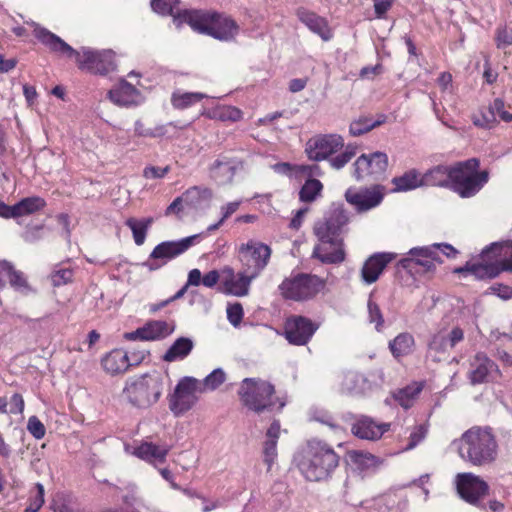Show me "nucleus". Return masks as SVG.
Here are the masks:
<instances>
[{
    "label": "nucleus",
    "instance_id": "1",
    "mask_svg": "<svg viewBox=\"0 0 512 512\" xmlns=\"http://www.w3.org/2000/svg\"><path fill=\"white\" fill-rule=\"evenodd\" d=\"M30 25L34 27L35 37L43 45L53 53L68 58H74L79 69L101 75L107 74L115 69L116 64L112 50H94L89 47H82L79 50H75L63 39L46 28L40 27L34 22H31Z\"/></svg>",
    "mask_w": 512,
    "mask_h": 512
},
{
    "label": "nucleus",
    "instance_id": "2",
    "mask_svg": "<svg viewBox=\"0 0 512 512\" xmlns=\"http://www.w3.org/2000/svg\"><path fill=\"white\" fill-rule=\"evenodd\" d=\"M348 220L344 210L335 209L325 220L315 224L318 244L314 247L313 257L326 264H339L345 260L342 234Z\"/></svg>",
    "mask_w": 512,
    "mask_h": 512
},
{
    "label": "nucleus",
    "instance_id": "3",
    "mask_svg": "<svg viewBox=\"0 0 512 512\" xmlns=\"http://www.w3.org/2000/svg\"><path fill=\"white\" fill-rule=\"evenodd\" d=\"M454 443L460 457L474 466L490 465L497 459L498 443L489 427H472Z\"/></svg>",
    "mask_w": 512,
    "mask_h": 512
},
{
    "label": "nucleus",
    "instance_id": "4",
    "mask_svg": "<svg viewBox=\"0 0 512 512\" xmlns=\"http://www.w3.org/2000/svg\"><path fill=\"white\" fill-rule=\"evenodd\" d=\"M178 20L189 24L194 31L221 41H231L239 32V26L232 18L216 12L184 9L175 18Z\"/></svg>",
    "mask_w": 512,
    "mask_h": 512
},
{
    "label": "nucleus",
    "instance_id": "5",
    "mask_svg": "<svg viewBox=\"0 0 512 512\" xmlns=\"http://www.w3.org/2000/svg\"><path fill=\"white\" fill-rule=\"evenodd\" d=\"M339 464V457L328 444L310 441L298 460V468L309 481H322L331 476Z\"/></svg>",
    "mask_w": 512,
    "mask_h": 512
},
{
    "label": "nucleus",
    "instance_id": "6",
    "mask_svg": "<svg viewBox=\"0 0 512 512\" xmlns=\"http://www.w3.org/2000/svg\"><path fill=\"white\" fill-rule=\"evenodd\" d=\"M241 403L255 413L282 410L285 402L275 396V387L261 378H245L238 389Z\"/></svg>",
    "mask_w": 512,
    "mask_h": 512
},
{
    "label": "nucleus",
    "instance_id": "7",
    "mask_svg": "<svg viewBox=\"0 0 512 512\" xmlns=\"http://www.w3.org/2000/svg\"><path fill=\"white\" fill-rule=\"evenodd\" d=\"M163 391V377L158 372L144 374L126 383L124 394L138 407H149L156 403Z\"/></svg>",
    "mask_w": 512,
    "mask_h": 512
},
{
    "label": "nucleus",
    "instance_id": "8",
    "mask_svg": "<svg viewBox=\"0 0 512 512\" xmlns=\"http://www.w3.org/2000/svg\"><path fill=\"white\" fill-rule=\"evenodd\" d=\"M479 160L471 158L454 165L453 189L462 198H469L477 194L488 182V171L477 172Z\"/></svg>",
    "mask_w": 512,
    "mask_h": 512
},
{
    "label": "nucleus",
    "instance_id": "9",
    "mask_svg": "<svg viewBox=\"0 0 512 512\" xmlns=\"http://www.w3.org/2000/svg\"><path fill=\"white\" fill-rule=\"evenodd\" d=\"M325 287V281L312 274L298 273L285 278L278 290L287 300L305 301L315 297Z\"/></svg>",
    "mask_w": 512,
    "mask_h": 512
},
{
    "label": "nucleus",
    "instance_id": "10",
    "mask_svg": "<svg viewBox=\"0 0 512 512\" xmlns=\"http://www.w3.org/2000/svg\"><path fill=\"white\" fill-rule=\"evenodd\" d=\"M237 252L242 269L255 280L268 266L272 249L259 240L249 239L238 246Z\"/></svg>",
    "mask_w": 512,
    "mask_h": 512
},
{
    "label": "nucleus",
    "instance_id": "11",
    "mask_svg": "<svg viewBox=\"0 0 512 512\" xmlns=\"http://www.w3.org/2000/svg\"><path fill=\"white\" fill-rule=\"evenodd\" d=\"M457 250L446 243H435L430 246L415 247L409 251L411 258L400 260L399 265L403 268L412 269L415 265L422 266L425 271H431L435 268L436 263H442L443 259L440 254L447 258H454Z\"/></svg>",
    "mask_w": 512,
    "mask_h": 512
},
{
    "label": "nucleus",
    "instance_id": "12",
    "mask_svg": "<svg viewBox=\"0 0 512 512\" xmlns=\"http://www.w3.org/2000/svg\"><path fill=\"white\" fill-rule=\"evenodd\" d=\"M200 234L182 238L177 241H164L154 247L148 259L142 264L149 271H155L162 268L172 259L186 252L190 247L197 243Z\"/></svg>",
    "mask_w": 512,
    "mask_h": 512
},
{
    "label": "nucleus",
    "instance_id": "13",
    "mask_svg": "<svg viewBox=\"0 0 512 512\" xmlns=\"http://www.w3.org/2000/svg\"><path fill=\"white\" fill-rule=\"evenodd\" d=\"M197 393H202L200 382L193 377H184L179 381L170 397V410L176 416L187 412L197 402Z\"/></svg>",
    "mask_w": 512,
    "mask_h": 512
},
{
    "label": "nucleus",
    "instance_id": "14",
    "mask_svg": "<svg viewBox=\"0 0 512 512\" xmlns=\"http://www.w3.org/2000/svg\"><path fill=\"white\" fill-rule=\"evenodd\" d=\"M457 493L467 503L479 507L481 499L489 492V485L479 476L466 472L455 477Z\"/></svg>",
    "mask_w": 512,
    "mask_h": 512
},
{
    "label": "nucleus",
    "instance_id": "15",
    "mask_svg": "<svg viewBox=\"0 0 512 512\" xmlns=\"http://www.w3.org/2000/svg\"><path fill=\"white\" fill-rule=\"evenodd\" d=\"M353 176L356 180L379 179L387 170L388 156L384 152L362 154L354 163Z\"/></svg>",
    "mask_w": 512,
    "mask_h": 512
},
{
    "label": "nucleus",
    "instance_id": "16",
    "mask_svg": "<svg viewBox=\"0 0 512 512\" xmlns=\"http://www.w3.org/2000/svg\"><path fill=\"white\" fill-rule=\"evenodd\" d=\"M383 198L384 187L381 185L360 189L349 188L345 192L346 201L358 212H366L379 206Z\"/></svg>",
    "mask_w": 512,
    "mask_h": 512
},
{
    "label": "nucleus",
    "instance_id": "17",
    "mask_svg": "<svg viewBox=\"0 0 512 512\" xmlns=\"http://www.w3.org/2000/svg\"><path fill=\"white\" fill-rule=\"evenodd\" d=\"M344 146L340 135L328 134L310 139L306 144L308 158L313 161L327 159Z\"/></svg>",
    "mask_w": 512,
    "mask_h": 512
},
{
    "label": "nucleus",
    "instance_id": "18",
    "mask_svg": "<svg viewBox=\"0 0 512 512\" xmlns=\"http://www.w3.org/2000/svg\"><path fill=\"white\" fill-rule=\"evenodd\" d=\"M317 330L314 323L303 316H292L288 318L284 326L285 338L290 344L306 345Z\"/></svg>",
    "mask_w": 512,
    "mask_h": 512
},
{
    "label": "nucleus",
    "instance_id": "19",
    "mask_svg": "<svg viewBox=\"0 0 512 512\" xmlns=\"http://www.w3.org/2000/svg\"><path fill=\"white\" fill-rule=\"evenodd\" d=\"M464 339L463 330L456 326L453 329L445 333L439 331L434 334L428 345V355L432 357L434 361H440L450 350H452L459 342Z\"/></svg>",
    "mask_w": 512,
    "mask_h": 512
},
{
    "label": "nucleus",
    "instance_id": "20",
    "mask_svg": "<svg viewBox=\"0 0 512 512\" xmlns=\"http://www.w3.org/2000/svg\"><path fill=\"white\" fill-rule=\"evenodd\" d=\"M254 279L242 269L239 273H235L230 266L222 268V292L236 297H243L249 294L250 285Z\"/></svg>",
    "mask_w": 512,
    "mask_h": 512
},
{
    "label": "nucleus",
    "instance_id": "21",
    "mask_svg": "<svg viewBox=\"0 0 512 512\" xmlns=\"http://www.w3.org/2000/svg\"><path fill=\"white\" fill-rule=\"evenodd\" d=\"M175 326L162 320H153L147 322L144 326L135 331L125 333L127 340L157 341L166 338L173 333Z\"/></svg>",
    "mask_w": 512,
    "mask_h": 512
},
{
    "label": "nucleus",
    "instance_id": "22",
    "mask_svg": "<svg viewBox=\"0 0 512 512\" xmlns=\"http://www.w3.org/2000/svg\"><path fill=\"white\" fill-rule=\"evenodd\" d=\"M481 262L479 263H467L464 267L455 269V273H463L471 275L475 279H492L497 277L503 270H512V265L508 264L504 267H500L497 263L492 260L483 258V252L481 253Z\"/></svg>",
    "mask_w": 512,
    "mask_h": 512
},
{
    "label": "nucleus",
    "instance_id": "23",
    "mask_svg": "<svg viewBox=\"0 0 512 512\" xmlns=\"http://www.w3.org/2000/svg\"><path fill=\"white\" fill-rule=\"evenodd\" d=\"M497 365L484 353H477L470 364L469 378L472 384H479L499 375Z\"/></svg>",
    "mask_w": 512,
    "mask_h": 512
},
{
    "label": "nucleus",
    "instance_id": "24",
    "mask_svg": "<svg viewBox=\"0 0 512 512\" xmlns=\"http://www.w3.org/2000/svg\"><path fill=\"white\" fill-rule=\"evenodd\" d=\"M390 423H378L373 418L361 416L352 426V433L358 438L375 441L390 429Z\"/></svg>",
    "mask_w": 512,
    "mask_h": 512
},
{
    "label": "nucleus",
    "instance_id": "25",
    "mask_svg": "<svg viewBox=\"0 0 512 512\" xmlns=\"http://www.w3.org/2000/svg\"><path fill=\"white\" fill-rule=\"evenodd\" d=\"M394 256L390 253H375L364 263L361 276L365 283L372 284L376 282L388 263Z\"/></svg>",
    "mask_w": 512,
    "mask_h": 512
},
{
    "label": "nucleus",
    "instance_id": "26",
    "mask_svg": "<svg viewBox=\"0 0 512 512\" xmlns=\"http://www.w3.org/2000/svg\"><path fill=\"white\" fill-rule=\"evenodd\" d=\"M297 16L299 20L313 33L317 34L322 40L328 41L333 34L325 18L304 8L298 9Z\"/></svg>",
    "mask_w": 512,
    "mask_h": 512
},
{
    "label": "nucleus",
    "instance_id": "27",
    "mask_svg": "<svg viewBox=\"0 0 512 512\" xmlns=\"http://www.w3.org/2000/svg\"><path fill=\"white\" fill-rule=\"evenodd\" d=\"M280 436V423L274 420L266 431L265 441L263 443V461L270 471L277 458V442Z\"/></svg>",
    "mask_w": 512,
    "mask_h": 512
},
{
    "label": "nucleus",
    "instance_id": "28",
    "mask_svg": "<svg viewBox=\"0 0 512 512\" xmlns=\"http://www.w3.org/2000/svg\"><path fill=\"white\" fill-rule=\"evenodd\" d=\"M138 90L126 80H121L108 92L109 99L118 106H130L137 102Z\"/></svg>",
    "mask_w": 512,
    "mask_h": 512
},
{
    "label": "nucleus",
    "instance_id": "29",
    "mask_svg": "<svg viewBox=\"0 0 512 512\" xmlns=\"http://www.w3.org/2000/svg\"><path fill=\"white\" fill-rule=\"evenodd\" d=\"M236 172V164L226 157L218 158L210 168L211 178L220 185L230 183Z\"/></svg>",
    "mask_w": 512,
    "mask_h": 512
},
{
    "label": "nucleus",
    "instance_id": "30",
    "mask_svg": "<svg viewBox=\"0 0 512 512\" xmlns=\"http://www.w3.org/2000/svg\"><path fill=\"white\" fill-rule=\"evenodd\" d=\"M483 258L492 260L500 267L512 265V241L491 244L483 250Z\"/></svg>",
    "mask_w": 512,
    "mask_h": 512
},
{
    "label": "nucleus",
    "instance_id": "31",
    "mask_svg": "<svg viewBox=\"0 0 512 512\" xmlns=\"http://www.w3.org/2000/svg\"><path fill=\"white\" fill-rule=\"evenodd\" d=\"M454 165H437L422 175L423 186H447L454 177Z\"/></svg>",
    "mask_w": 512,
    "mask_h": 512
},
{
    "label": "nucleus",
    "instance_id": "32",
    "mask_svg": "<svg viewBox=\"0 0 512 512\" xmlns=\"http://www.w3.org/2000/svg\"><path fill=\"white\" fill-rule=\"evenodd\" d=\"M370 388L367 378L358 372L349 371L342 375L340 389L343 393L359 394Z\"/></svg>",
    "mask_w": 512,
    "mask_h": 512
},
{
    "label": "nucleus",
    "instance_id": "33",
    "mask_svg": "<svg viewBox=\"0 0 512 512\" xmlns=\"http://www.w3.org/2000/svg\"><path fill=\"white\" fill-rule=\"evenodd\" d=\"M170 450L167 445L159 446L151 442H144L135 448L133 454L140 459L148 462H160L163 463Z\"/></svg>",
    "mask_w": 512,
    "mask_h": 512
},
{
    "label": "nucleus",
    "instance_id": "34",
    "mask_svg": "<svg viewBox=\"0 0 512 512\" xmlns=\"http://www.w3.org/2000/svg\"><path fill=\"white\" fill-rule=\"evenodd\" d=\"M194 342L188 337H180L174 341L162 356L165 362H175L185 359L193 350Z\"/></svg>",
    "mask_w": 512,
    "mask_h": 512
},
{
    "label": "nucleus",
    "instance_id": "35",
    "mask_svg": "<svg viewBox=\"0 0 512 512\" xmlns=\"http://www.w3.org/2000/svg\"><path fill=\"white\" fill-rule=\"evenodd\" d=\"M394 192H406L423 186L422 174L416 169L406 171L404 174L392 179Z\"/></svg>",
    "mask_w": 512,
    "mask_h": 512
},
{
    "label": "nucleus",
    "instance_id": "36",
    "mask_svg": "<svg viewBox=\"0 0 512 512\" xmlns=\"http://www.w3.org/2000/svg\"><path fill=\"white\" fill-rule=\"evenodd\" d=\"M105 371L111 374H118L126 371L129 366L127 354L122 350H113L108 353L101 361Z\"/></svg>",
    "mask_w": 512,
    "mask_h": 512
},
{
    "label": "nucleus",
    "instance_id": "37",
    "mask_svg": "<svg viewBox=\"0 0 512 512\" xmlns=\"http://www.w3.org/2000/svg\"><path fill=\"white\" fill-rule=\"evenodd\" d=\"M154 219L152 217L137 219L134 217H130L125 221V225L130 228L132 231L134 242L137 246H141L144 244L147 236V232L151 225L153 224Z\"/></svg>",
    "mask_w": 512,
    "mask_h": 512
},
{
    "label": "nucleus",
    "instance_id": "38",
    "mask_svg": "<svg viewBox=\"0 0 512 512\" xmlns=\"http://www.w3.org/2000/svg\"><path fill=\"white\" fill-rule=\"evenodd\" d=\"M46 206V202L39 196L26 197L13 205L14 218L31 215Z\"/></svg>",
    "mask_w": 512,
    "mask_h": 512
},
{
    "label": "nucleus",
    "instance_id": "39",
    "mask_svg": "<svg viewBox=\"0 0 512 512\" xmlns=\"http://www.w3.org/2000/svg\"><path fill=\"white\" fill-rule=\"evenodd\" d=\"M414 338L409 333H401L389 343V348L394 357L400 358L412 352Z\"/></svg>",
    "mask_w": 512,
    "mask_h": 512
},
{
    "label": "nucleus",
    "instance_id": "40",
    "mask_svg": "<svg viewBox=\"0 0 512 512\" xmlns=\"http://www.w3.org/2000/svg\"><path fill=\"white\" fill-rule=\"evenodd\" d=\"M472 122L475 126L483 129H492L498 124V119L495 116L492 103L488 106L482 107L478 112L472 115Z\"/></svg>",
    "mask_w": 512,
    "mask_h": 512
},
{
    "label": "nucleus",
    "instance_id": "41",
    "mask_svg": "<svg viewBox=\"0 0 512 512\" xmlns=\"http://www.w3.org/2000/svg\"><path fill=\"white\" fill-rule=\"evenodd\" d=\"M421 383H413L394 393V399L405 409L410 408L422 391Z\"/></svg>",
    "mask_w": 512,
    "mask_h": 512
},
{
    "label": "nucleus",
    "instance_id": "42",
    "mask_svg": "<svg viewBox=\"0 0 512 512\" xmlns=\"http://www.w3.org/2000/svg\"><path fill=\"white\" fill-rule=\"evenodd\" d=\"M180 4V0H152L151 7L152 9L161 15H171L173 16V22L180 26L183 22L175 21V18L179 15V13L184 10H180L178 5Z\"/></svg>",
    "mask_w": 512,
    "mask_h": 512
},
{
    "label": "nucleus",
    "instance_id": "43",
    "mask_svg": "<svg viewBox=\"0 0 512 512\" xmlns=\"http://www.w3.org/2000/svg\"><path fill=\"white\" fill-rule=\"evenodd\" d=\"M206 97V94L200 92H175L172 95L171 102L175 108L185 109Z\"/></svg>",
    "mask_w": 512,
    "mask_h": 512
},
{
    "label": "nucleus",
    "instance_id": "44",
    "mask_svg": "<svg viewBox=\"0 0 512 512\" xmlns=\"http://www.w3.org/2000/svg\"><path fill=\"white\" fill-rule=\"evenodd\" d=\"M184 201L191 206H199L202 201H209L212 198V191L209 188L194 186L183 194Z\"/></svg>",
    "mask_w": 512,
    "mask_h": 512
},
{
    "label": "nucleus",
    "instance_id": "45",
    "mask_svg": "<svg viewBox=\"0 0 512 512\" xmlns=\"http://www.w3.org/2000/svg\"><path fill=\"white\" fill-rule=\"evenodd\" d=\"M322 189L323 185L319 180L309 179L302 186L299 198L302 202H312L320 195Z\"/></svg>",
    "mask_w": 512,
    "mask_h": 512
},
{
    "label": "nucleus",
    "instance_id": "46",
    "mask_svg": "<svg viewBox=\"0 0 512 512\" xmlns=\"http://www.w3.org/2000/svg\"><path fill=\"white\" fill-rule=\"evenodd\" d=\"M351 462L357 466L358 469L367 470L374 468L378 464V459L370 454L362 451H352L349 453Z\"/></svg>",
    "mask_w": 512,
    "mask_h": 512
},
{
    "label": "nucleus",
    "instance_id": "47",
    "mask_svg": "<svg viewBox=\"0 0 512 512\" xmlns=\"http://www.w3.org/2000/svg\"><path fill=\"white\" fill-rule=\"evenodd\" d=\"M226 381V373L223 369L217 368L214 369L210 374H208L201 384L202 392L205 391H214L218 387H220Z\"/></svg>",
    "mask_w": 512,
    "mask_h": 512
},
{
    "label": "nucleus",
    "instance_id": "48",
    "mask_svg": "<svg viewBox=\"0 0 512 512\" xmlns=\"http://www.w3.org/2000/svg\"><path fill=\"white\" fill-rule=\"evenodd\" d=\"M383 120L374 121L367 117H361L357 120H354L349 127V131L353 136H360L371 131L373 128L381 125Z\"/></svg>",
    "mask_w": 512,
    "mask_h": 512
},
{
    "label": "nucleus",
    "instance_id": "49",
    "mask_svg": "<svg viewBox=\"0 0 512 512\" xmlns=\"http://www.w3.org/2000/svg\"><path fill=\"white\" fill-rule=\"evenodd\" d=\"M73 270L70 268L56 266L50 275L53 286H62L72 281Z\"/></svg>",
    "mask_w": 512,
    "mask_h": 512
},
{
    "label": "nucleus",
    "instance_id": "50",
    "mask_svg": "<svg viewBox=\"0 0 512 512\" xmlns=\"http://www.w3.org/2000/svg\"><path fill=\"white\" fill-rule=\"evenodd\" d=\"M367 307L369 322L375 324L377 331H381L384 324V318L379 306L370 297L367 303Z\"/></svg>",
    "mask_w": 512,
    "mask_h": 512
},
{
    "label": "nucleus",
    "instance_id": "51",
    "mask_svg": "<svg viewBox=\"0 0 512 512\" xmlns=\"http://www.w3.org/2000/svg\"><path fill=\"white\" fill-rule=\"evenodd\" d=\"M356 155V149L352 146H347L344 152L329 159L330 165L335 169L343 168L351 159Z\"/></svg>",
    "mask_w": 512,
    "mask_h": 512
},
{
    "label": "nucleus",
    "instance_id": "52",
    "mask_svg": "<svg viewBox=\"0 0 512 512\" xmlns=\"http://www.w3.org/2000/svg\"><path fill=\"white\" fill-rule=\"evenodd\" d=\"M10 285L18 292L27 294L31 288L21 271L15 270L9 278Z\"/></svg>",
    "mask_w": 512,
    "mask_h": 512
},
{
    "label": "nucleus",
    "instance_id": "53",
    "mask_svg": "<svg viewBox=\"0 0 512 512\" xmlns=\"http://www.w3.org/2000/svg\"><path fill=\"white\" fill-rule=\"evenodd\" d=\"M27 430L35 439L38 440L42 439L46 433L45 426L37 416H31L28 419Z\"/></svg>",
    "mask_w": 512,
    "mask_h": 512
},
{
    "label": "nucleus",
    "instance_id": "54",
    "mask_svg": "<svg viewBox=\"0 0 512 512\" xmlns=\"http://www.w3.org/2000/svg\"><path fill=\"white\" fill-rule=\"evenodd\" d=\"M36 495L30 499L29 505L25 508L24 512H37L44 504V487L42 484H36Z\"/></svg>",
    "mask_w": 512,
    "mask_h": 512
},
{
    "label": "nucleus",
    "instance_id": "55",
    "mask_svg": "<svg viewBox=\"0 0 512 512\" xmlns=\"http://www.w3.org/2000/svg\"><path fill=\"white\" fill-rule=\"evenodd\" d=\"M227 318L233 326H238L243 318V307L240 303L230 304L227 307Z\"/></svg>",
    "mask_w": 512,
    "mask_h": 512
},
{
    "label": "nucleus",
    "instance_id": "56",
    "mask_svg": "<svg viewBox=\"0 0 512 512\" xmlns=\"http://www.w3.org/2000/svg\"><path fill=\"white\" fill-rule=\"evenodd\" d=\"M492 109H494L498 121L502 120L506 123L512 121V113L505 109V104L501 99L497 98L492 102Z\"/></svg>",
    "mask_w": 512,
    "mask_h": 512
},
{
    "label": "nucleus",
    "instance_id": "57",
    "mask_svg": "<svg viewBox=\"0 0 512 512\" xmlns=\"http://www.w3.org/2000/svg\"><path fill=\"white\" fill-rule=\"evenodd\" d=\"M135 133L143 137H160L164 135L163 127H156L155 129H146L141 121L135 122Z\"/></svg>",
    "mask_w": 512,
    "mask_h": 512
},
{
    "label": "nucleus",
    "instance_id": "58",
    "mask_svg": "<svg viewBox=\"0 0 512 512\" xmlns=\"http://www.w3.org/2000/svg\"><path fill=\"white\" fill-rule=\"evenodd\" d=\"M427 434V429L424 425H419L414 428L409 437V444L407 446V450L413 449L416 445H418Z\"/></svg>",
    "mask_w": 512,
    "mask_h": 512
},
{
    "label": "nucleus",
    "instance_id": "59",
    "mask_svg": "<svg viewBox=\"0 0 512 512\" xmlns=\"http://www.w3.org/2000/svg\"><path fill=\"white\" fill-rule=\"evenodd\" d=\"M169 171V166H165L163 168L156 166H146L143 170V177L146 179H161L165 177Z\"/></svg>",
    "mask_w": 512,
    "mask_h": 512
},
{
    "label": "nucleus",
    "instance_id": "60",
    "mask_svg": "<svg viewBox=\"0 0 512 512\" xmlns=\"http://www.w3.org/2000/svg\"><path fill=\"white\" fill-rule=\"evenodd\" d=\"M222 280V269L211 270L202 277V284L207 288H213Z\"/></svg>",
    "mask_w": 512,
    "mask_h": 512
},
{
    "label": "nucleus",
    "instance_id": "61",
    "mask_svg": "<svg viewBox=\"0 0 512 512\" xmlns=\"http://www.w3.org/2000/svg\"><path fill=\"white\" fill-rule=\"evenodd\" d=\"M489 293L497 295L503 300L512 298V287L505 284H494L489 288Z\"/></svg>",
    "mask_w": 512,
    "mask_h": 512
},
{
    "label": "nucleus",
    "instance_id": "62",
    "mask_svg": "<svg viewBox=\"0 0 512 512\" xmlns=\"http://www.w3.org/2000/svg\"><path fill=\"white\" fill-rule=\"evenodd\" d=\"M496 42L498 48H506L512 44V30L507 28L498 29Z\"/></svg>",
    "mask_w": 512,
    "mask_h": 512
},
{
    "label": "nucleus",
    "instance_id": "63",
    "mask_svg": "<svg viewBox=\"0 0 512 512\" xmlns=\"http://www.w3.org/2000/svg\"><path fill=\"white\" fill-rule=\"evenodd\" d=\"M219 116L223 120H231L235 122L242 118V112L238 108L225 106L221 109Z\"/></svg>",
    "mask_w": 512,
    "mask_h": 512
},
{
    "label": "nucleus",
    "instance_id": "64",
    "mask_svg": "<svg viewBox=\"0 0 512 512\" xmlns=\"http://www.w3.org/2000/svg\"><path fill=\"white\" fill-rule=\"evenodd\" d=\"M11 407H10V413L11 414H22L24 411V399L21 394L15 393L12 395L10 399Z\"/></svg>",
    "mask_w": 512,
    "mask_h": 512
}]
</instances>
